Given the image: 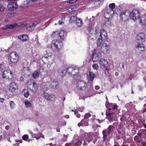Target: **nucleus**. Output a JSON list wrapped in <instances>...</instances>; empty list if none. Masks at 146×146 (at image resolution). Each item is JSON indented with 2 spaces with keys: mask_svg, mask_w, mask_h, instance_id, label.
I'll return each instance as SVG.
<instances>
[{
  "mask_svg": "<svg viewBox=\"0 0 146 146\" xmlns=\"http://www.w3.org/2000/svg\"><path fill=\"white\" fill-rule=\"evenodd\" d=\"M129 17L131 19L134 20L139 18L140 14L139 11L137 9H134L131 12L129 11Z\"/></svg>",
  "mask_w": 146,
  "mask_h": 146,
  "instance_id": "1",
  "label": "nucleus"
},
{
  "mask_svg": "<svg viewBox=\"0 0 146 146\" xmlns=\"http://www.w3.org/2000/svg\"><path fill=\"white\" fill-rule=\"evenodd\" d=\"M9 58L11 62L13 63H17L18 61V54L16 52H12L9 54Z\"/></svg>",
  "mask_w": 146,
  "mask_h": 146,
  "instance_id": "2",
  "label": "nucleus"
},
{
  "mask_svg": "<svg viewBox=\"0 0 146 146\" xmlns=\"http://www.w3.org/2000/svg\"><path fill=\"white\" fill-rule=\"evenodd\" d=\"M51 46L52 48H54L58 50L62 48L63 44L59 40H54L52 41Z\"/></svg>",
  "mask_w": 146,
  "mask_h": 146,
  "instance_id": "3",
  "label": "nucleus"
},
{
  "mask_svg": "<svg viewBox=\"0 0 146 146\" xmlns=\"http://www.w3.org/2000/svg\"><path fill=\"white\" fill-rule=\"evenodd\" d=\"M110 49V46L106 43L104 42L102 43L101 48V51L104 54H108Z\"/></svg>",
  "mask_w": 146,
  "mask_h": 146,
  "instance_id": "4",
  "label": "nucleus"
},
{
  "mask_svg": "<svg viewBox=\"0 0 146 146\" xmlns=\"http://www.w3.org/2000/svg\"><path fill=\"white\" fill-rule=\"evenodd\" d=\"M145 35L143 33H139L136 36V41L138 44H142L144 42Z\"/></svg>",
  "mask_w": 146,
  "mask_h": 146,
  "instance_id": "5",
  "label": "nucleus"
},
{
  "mask_svg": "<svg viewBox=\"0 0 146 146\" xmlns=\"http://www.w3.org/2000/svg\"><path fill=\"white\" fill-rule=\"evenodd\" d=\"M17 7L18 5L17 2L13 0H11L9 1L7 5L8 9L11 11H13L17 9Z\"/></svg>",
  "mask_w": 146,
  "mask_h": 146,
  "instance_id": "6",
  "label": "nucleus"
},
{
  "mask_svg": "<svg viewBox=\"0 0 146 146\" xmlns=\"http://www.w3.org/2000/svg\"><path fill=\"white\" fill-rule=\"evenodd\" d=\"M87 84L84 80L78 81L77 84V88L78 90H84L86 88Z\"/></svg>",
  "mask_w": 146,
  "mask_h": 146,
  "instance_id": "7",
  "label": "nucleus"
},
{
  "mask_svg": "<svg viewBox=\"0 0 146 146\" xmlns=\"http://www.w3.org/2000/svg\"><path fill=\"white\" fill-rule=\"evenodd\" d=\"M3 77L8 81L11 80L12 74L11 71L9 70H5L3 73Z\"/></svg>",
  "mask_w": 146,
  "mask_h": 146,
  "instance_id": "8",
  "label": "nucleus"
},
{
  "mask_svg": "<svg viewBox=\"0 0 146 146\" xmlns=\"http://www.w3.org/2000/svg\"><path fill=\"white\" fill-rule=\"evenodd\" d=\"M44 58L47 59L50 63L52 64L54 61V56L51 53H47L42 57V60Z\"/></svg>",
  "mask_w": 146,
  "mask_h": 146,
  "instance_id": "9",
  "label": "nucleus"
},
{
  "mask_svg": "<svg viewBox=\"0 0 146 146\" xmlns=\"http://www.w3.org/2000/svg\"><path fill=\"white\" fill-rule=\"evenodd\" d=\"M129 11L126 10L125 11H122L120 15V17L121 19L124 21H125L129 17Z\"/></svg>",
  "mask_w": 146,
  "mask_h": 146,
  "instance_id": "10",
  "label": "nucleus"
},
{
  "mask_svg": "<svg viewBox=\"0 0 146 146\" xmlns=\"http://www.w3.org/2000/svg\"><path fill=\"white\" fill-rule=\"evenodd\" d=\"M113 128V127L111 125H110L106 129L102 131L103 135V138L104 139L103 141L106 140L108 134L109 135L111 132V130Z\"/></svg>",
  "mask_w": 146,
  "mask_h": 146,
  "instance_id": "11",
  "label": "nucleus"
},
{
  "mask_svg": "<svg viewBox=\"0 0 146 146\" xmlns=\"http://www.w3.org/2000/svg\"><path fill=\"white\" fill-rule=\"evenodd\" d=\"M22 72L24 76L26 77H29L31 74V70L28 67H24Z\"/></svg>",
  "mask_w": 146,
  "mask_h": 146,
  "instance_id": "12",
  "label": "nucleus"
},
{
  "mask_svg": "<svg viewBox=\"0 0 146 146\" xmlns=\"http://www.w3.org/2000/svg\"><path fill=\"white\" fill-rule=\"evenodd\" d=\"M135 50L138 53H142L145 50V47L142 44H138L136 46Z\"/></svg>",
  "mask_w": 146,
  "mask_h": 146,
  "instance_id": "13",
  "label": "nucleus"
},
{
  "mask_svg": "<svg viewBox=\"0 0 146 146\" xmlns=\"http://www.w3.org/2000/svg\"><path fill=\"white\" fill-rule=\"evenodd\" d=\"M99 34V38H101L102 39H103L104 42L105 41V40H107L108 38L107 36V35L106 32L104 30H101Z\"/></svg>",
  "mask_w": 146,
  "mask_h": 146,
  "instance_id": "14",
  "label": "nucleus"
},
{
  "mask_svg": "<svg viewBox=\"0 0 146 146\" xmlns=\"http://www.w3.org/2000/svg\"><path fill=\"white\" fill-rule=\"evenodd\" d=\"M106 118L110 121H113L114 119V117L115 114L114 112L109 113L106 114Z\"/></svg>",
  "mask_w": 146,
  "mask_h": 146,
  "instance_id": "15",
  "label": "nucleus"
},
{
  "mask_svg": "<svg viewBox=\"0 0 146 146\" xmlns=\"http://www.w3.org/2000/svg\"><path fill=\"white\" fill-rule=\"evenodd\" d=\"M113 10L110 9H107L104 13V17L106 18H110L113 14Z\"/></svg>",
  "mask_w": 146,
  "mask_h": 146,
  "instance_id": "16",
  "label": "nucleus"
},
{
  "mask_svg": "<svg viewBox=\"0 0 146 146\" xmlns=\"http://www.w3.org/2000/svg\"><path fill=\"white\" fill-rule=\"evenodd\" d=\"M99 63L102 66H103L104 68H105L106 69L108 67V62L104 59L101 58L99 61Z\"/></svg>",
  "mask_w": 146,
  "mask_h": 146,
  "instance_id": "17",
  "label": "nucleus"
},
{
  "mask_svg": "<svg viewBox=\"0 0 146 146\" xmlns=\"http://www.w3.org/2000/svg\"><path fill=\"white\" fill-rule=\"evenodd\" d=\"M29 88L30 90L33 92H35L37 89V85L35 82H33L32 84H31L29 86Z\"/></svg>",
  "mask_w": 146,
  "mask_h": 146,
  "instance_id": "18",
  "label": "nucleus"
},
{
  "mask_svg": "<svg viewBox=\"0 0 146 146\" xmlns=\"http://www.w3.org/2000/svg\"><path fill=\"white\" fill-rule=\"evenodd\" d=\"M17 86L15 83H12L10 84L9 88V90L13 93L17 88Z\"/></svg>",
  "mask_w": 146,
  "mask_h": 146,
  "instance_id": "19",
  "label": "nucleus"
},
{
  "mask_svg": "<svg viewBox=\"0 0 146 146\" xmlns=\"http://www.w3.org/2000/svg\"><path fill=\"white\" fill-rule=\"evenodd\" d=\"M88 125V123L87 122V121L86 119H83L80 122V123H78V125L79 127L81 125L82 126H87Z\"/></svg>",
  "mask_w": 146,
  "mask_h": 146,
  "instance_id": "20",
  "label": "nucleus"
},
{
  "mask_svg": "<svg viewBox=\"0 0 146 146\" xmlns=\"http://www.w3.org/2000/svg\"><path fill=\"white\" fill-rule=\"evenodd\" d=\"M66 69L65 66H64L59 67L58 70V72L60 74H62L66 72Z\"/></svg>",
  "mask_w": 146,
  "mask_h": 146,
  "instance_id": "21",
  "label": "nucleus"
},
{
  "mask_svg": "<svg viewBox=\"0 0 146 146\" xmlns=\"http://www.w3.org/2000/svg\"><path fill=\"white\" fill-rule=\"evenodd\" d=\"M139 21L140 23L142 25L146 24V16L143 15L142 17L139 18Z\"/></svg>",
  "mask_w": 146,
  "mask_h": 146,
  "instance_id": "22",
  "label": "nucleus"
},
{
  "mask_svg": "<svg viewBox=\"0 0 146 146\" xmlns=\"http://www.w3.org/2000/svg\"><path fill=\"white\" fill-rule=\"evenodd\" d=\"M18 38L23 41H26L28 39V36L26 35L19 36H18Z\"/></svg>",
  "mask_w": 146,
  "mask_h": 146,
  "instance_id": "23",
  "label": "nucleus"
},
{
  "mask_svg": "<svg viewBox=\"0 0 146 146\" xmlns=\"http://www.w3.org/2000/svg\"><path fill=\"white\" fill-rule=\"evenodd\" d=\"M44 97L47 100H52V97L51 95H50L48 93L44 92L43 94Z\"/></svg>",
  "mask_w": 146,
  "mask_h": 146,
  "instance_id": "24",
  "label": "nucleus"
},
{
  "mask_svg": "<svg viewBox=\"0 0 146 146\" xmlns=\"http://www.w3.org/2000/svg\"><path fill=\"white\" fill-rule=\"evenodd\" d=\"M59 35L60 38L63 40L66 37V34L64 31H61L59 33Z\"/></svg>",
  "mask_w": 146,
  "mask_h": 146,
  "instance_id": "25",
  "label": "nucleus"
},
{
  "mask_svg": "<svg viewBox=\"0 0 146 146\" xmlns=\"http://www.w3.org/2000/svg\"><path fill=\"white\" fill-rule=\"evenodd\" d=\"M58 83L56 82H53L51 84V86L54 89L57 88L58 87Z\"/></svg>",
  "mask_w": 146,
  "mask_h": 146,
  "instance_id": "26",
  "label": "nucleus"
},
{
  "mask_svg": "<svg viewBox=\"0 0 146 146\" xmlns=\"http://www.w3.org/2000/svg\"><path fill=\"white\" fill-rule=\"evenodd\" d=\"M89 77L90 81L92 82L95 77V75L93 72H90Z\"/></svg>",
  "mask_w": 146,
  "mask_h": 146,
  "instance_id": "27",
  "label": "nucleus"
},
{
  "mask_svg": "<svg viewBox=\"0 0 146 146\" xmlns=\"http://www.w3.org/2000/svg\"><path fill=\"white\" fill-rule=\"evenodd\" d=\"M76 21V24L77 26L79 27H81L82 24V22L80 19H77Z\"/></svg>",
  "mask_w": 146,
  "mask_h": 146,
  "instance_id": "28",
  "label": "nucleus"
},
{
  "mask_svg": "<svg viewBox=\"0 0 146 146\" xmlns=\"http://www.w3.org/2000/svg\"><path fill=\"white\" fill-rule=\"evenodd\" d=\"M27 25V23L26 22H21L17 24V26L18 27H25Z\"/></svg>",
  "mask_w": 146,
  "mask_h": 146,
  "instance_id": "29",
  "label": "nucleus"
},
{
  "mask_svg": "<svg viewBox=\"0 0 146 146\" xmlns=\"http://www.w3.org/2000/svg\"><path fill=\"white\" fill-rule=\"evenodd\" d=\"M39 76V73L37 71H35L32 73V76L35 79L36 78L38 77Z\"/></svg>",
  "mask_w": 146,
  "mask_h": 146,
  "instance_id": "30",
  "label": "nucleus"
},
{
  "mask_svg": "<svg viewBox=\"0 0 146 146\" xmlns=\"http://www.w3.org/2000/svg\"><path fill=\"white\" fill-rule=\"evenodd\" d=\"M78 69L75 67L74 68L73 70L71 73V75L75 76L76 75V73H78Z\"/></svg>",
  "mask_w": 146,
  "mask_h": 146,
  "instance_id": "31",
  "label": "nucleus"
},
{
  "mask_svg": "<svg viewBox=\"0 0 146 146\" xmlns=\"http://www.w3.org/2000/svg\"><path fill=\"white\" fill-rule=\"evenodd\" d=\"M23 93L24 96L26 97H27L29 96V92L27 90L24 89L23 90Z\"/></svg>",
  "mask_w": 146,
  "mask_h": 146,
  "instance_id": "32",
  "label": "nucleus"
},
{
  "mask_svg": "<svg viewBox=\"0 0 146 146\" xmlns=\"http://www.w3.org/2000/svg\"><path fill=\"white\" fill-rule=\"evenodd\" d=\"M77 19V16L76 15L72 16L70 17L69 21V22L70 23L73 22L75 21V20L76 21Z\"/></svg>",
  "mask_w": 146,
  "mask_h": 146,
  "instance_id": "33",
  "label": "nucleus"
},
{
  "mask_svg": "<svg viewBox=\"0 0 146 146\" xmlns=\"http://www.w3.org/2000/svg\"><path fill=\"white\" fill-rule=\"evenodd\" d=\"M104 40L103 39H102L100 38H99L97 41V44L98 46H100L101 45L102 43Z\"/></svg>",
  "mask_w": 146,
  "mask_h": 146,
  "instance_id": "34",
  "label": "nucleus"
},
{
  "mask_svg": "<svg viewBox=\"0 0 146 146\" xmlns=\"http://www.w3.org/2000/svg\"><path fill=\"white\" fill-rule=\"evenodd\" d=\"M96 50L95 49L94 50V52L92 54V58H97V59H98L99 58V56L98 55H97L96 56H95L96 55Z\"/></svg>",
  "mask_w": 146,
  "mask_h": 146,
  "instance_id": "35",
  "label": "nucleus"
},
{
  "mask_svg": "<svg viewBox=\"0 0 146 146\" xmlns=\"http://www.w3.org/2000/svg\"><path fill=\"white\" fill-rule=\"evenodd\" d=\"M74 68L71 67H69L68 69H66V72L68 73L69 74H71V73L73 70Z\"/></svg>",
  "mask_w": 146,
  "mask_h": 146,
  "instance_id": "36",
  "label": "nucleus"
},
{
  "mask_svg": "<svg viewBox=\"0 0 146 146\" xmlns=\"http://www.w3.org/2000/svg\"><path fill=\"white\" fill-rule=\"evenodd\" d=\"M9 29H13L17 26V24L16 23H14L13 24L8 25Z\"/></svg>",
  "mask_w": 146,
  "mask_h": 146,
  "instance_id": "37",
  "label": "nucleus"
},
{
  "mask_svg": "<svg viewBox=\"0 0 146 146\" xmlns=\"http://www.w3.org/2000/svg\"><path fill=\"white\" fill-rule=\"evenodd\" d=\"M10 106L11 109L14 108H15V104L12 101H11L9 102Z\"/></svg>",
  "mask_w": 146,
  "mask_h": 146,
  "instance_id": "38",
  "label": "nucleus"
},
{
  "mask_svg": "<svg viewBox=\"0 0 146 146\" xmlns=\"http://www.w3.org/2000/svg\"><path fill=\"white\" fill-rule=\"evenodd\" d=\"M115 5L114 3H110L109 5V7L110 8V9L113 10L115 8Z\"/></svg>",
  "mask_w": 146,
  "mask_h": 146,
  "instance_id": "39",
  "label": "nucleus"
},
{
  "mask_svg": "<svg viewBox=\"0 0 146 146\" xmlns=\"http://www.w3.org/2000/svg\"><path fill=\"white\" fill-rule=\"evenodd\" d=\"M93 69L95 70H97L99 68V66L98 64H95L92 66Z\"/></svg>",
  "mask_w": 146,
  "mask_h": 146,
  "instance_id": "40",
  "label": "nucleus"
},
{
  "mask_svg": "<svg viewBox=\"0 0 146 146\" xmlns=\"http://www.w3.org/2000/svg\"><path fill=\"white\" fill-rule=\"evenodd\" d=\"M5 68V65L4 63H2L1 64H0V70H3Z\"/></svg>",
  "mask_w": 146,
  "mask_h": 146,
  "instance_id": "41",
  "label": "nucleus"
},
{
  "mask_svg": "<svg viewBox=\"0 0 146 146\" xmlns=\"http://www.w3.org/2000/svg\"><path fill=\"white\" fill-rule=\"evenodd\" d=\"M26 106L27 107H28L31 106V104L30 102L29 101H26L25 102Z\"/></svg>",
  "mask_w": 146,
  "mask_h": 146,
  "instance_id": "42",
  "label": "nucleus"
},
{
  "mask_svg": "<svg viewBox=\"0 0 146 146\" xmlns=\"http://www.w3.org/2000/svg\"><path fill=\"white\" fill-rule=\"evenodd\" d=\"M91 116V114L90 113H88L86 114V115L84 116V119H87L89 117H90Z\"/></svg>",
  "mask_w": 146,
  "mask_h": 146,
  "instance_id": "43",
  "label": "nucleus"
},
{
  "mask_svg": "<svg viewBox=\"0 0 146 146\" xmlns=\"http://www.w3.org/2000/svg\"><path fill=\"white\" fill-rule=\"evenodd\" d=\"M22 138L23 140L26 141L29 138V136L27 135H25L23 136Z\"/></svg>",
  "mask_w": 146,
  "mask_h": 146,
  "instance_id": "44",
  "label": "nucleus"
},
{
  "mask_svg": "<svg viewBox=\"0 0 146 146\" xmlns=\"http://www.w3.org/2000/svg\"><path fill=\"white\" fill-rule=\"evenodd\" d=\"M44 68L43 66H40L38 69L39 72L40 73H41L43 71Z\"/></svg>",
  "mask_w": 146,
  "mask_h": 146,
  "instance_id": "45",
  "label": "nucleus"
},
{
  "mask_svg": "<svg viewBox=\"0 0 146 146\" xmlns=\"http://www.w3.org/2000/svg\"><path fill=\"white\" fill-rule=\"evenodd\" d=\"M5 9V7L4 5L2 4H0V11H3Z\"/></svg>",
  "mask_w": 146,
  "mask_h": 146,
  "instance_id": "46",
  "label": "nucleus"
},
{
  "mask_svg": "<svg viewBox=\"0 0 146 146\" xmlns=\"http://www.w3.org/2000/svg\"><path fill=\"white\" fill-rule=\"evenodd\" d=\"M9 29L8 25H5L2 27V29L3 30L7 29Z\"/></svg>",
  "mask_w": 146,
  "mask_h": 146,
  "instance_id": "47",
  "label": "nucleus"
},
{
  "mask_svg": "<svg viewBox=\"0 0 146 146\" xmlns=\"http://www.w3.org/2000/svg\"><path fill=\"white\" fill-rule=\"evenodd\" d=\"M76 1V0H70L68 1V2L69 3H74Z\"/></svg>",
  "mask_w": 146,
  "mask_h": 146,
  "instance_id": "48",
  "label": "nucleus"
},
{
  "mask_svg": "<svg viewBox=\"0 0 146 146\" xmlns=\"http://www.w3.org/2000/svg\"><path fill=\"white\" fill-rule=\"evenodd\" d=\"M75 114L76 115V116L77 117L79 118L80 116V114L78 113L75 111L74 112Z\"/></svg>",
  "mask_w": 146,
  "mask_h": 146,
  "instance_id": "49",
  "label": "nucleus"
},
{
  "mask_svg": "<svg viewBox=\"0 0 146 146\" xmlns=\"http://www.w3.org/2000/svg\"><path fill=\"white\" fill-rule=\"evenodd\" d=\"M37 0H26L28 2L32 3L36 1Z\"/></svg>",
  "mask_w": 146,
  "mask_h": 146,
  "instance_id": "50",
  "label": "nucleus"
},
{
  "mask_svg": "<svg viewBox=\"0 0 146 146\" xmlns=\"http://www.w3.org/2000/svg\"><path fill=\"white\" fill-rule=\"evenodd\" d=\"M36 25V23H33L32 24V25H30V27L31 28H32L33 27H35V25Z\"/></svg>",
  "mask_w": 146,
  "mask_h": 146,
  "instance_id": "51",
  "label": "nucleus"
},
{
  "mask_svg": "<svg viewBox=\"0 0 146 146\" xmlns=\"http://www.w3.org/2000/svg\"><path fill=\"white\" fill-rule=\"evenodd\" d=\"M100 86H95V89L96 90H99L100 88Z\"/></svg>",
  "mask_w": 146,
  "mask_h": 146,
  "instance_id": "52",
  "label": "nucleus"
},
{
  "mask_svg": "<svg viewBox=\"0 0 146 146\" xmlns=\"http://www.w3.org/2000/svg\"><path fill=\"white\" fill-rule=\"evenodd\" d=\"M111 110H113V109L111 110V108H109L108 110H107L106 113H109V112L111 113V111H110Z\"/></svg>",
  "mask_w": 146,
  "mask_h": 146,
  "instance_id": "53",
  "label": "nucleus"
},
{
  "mask_svg": "<svg viewBox=\"0 0 146 146\" xmlns=\"http://www.w3.org/2000/svg\"><path fill=\"white\" fill-rule=\"evenodd\" d=\"M90 88L91 89L93 88V83L92 82L90 83Z\"/></svg>",
  "mask_w": 146,
  "mask_h": 146,
  "instance_id": "54",
  "label": "nucleus"
},
{
  "mask_svg": "<svg viewBox=\"0 0 146 146\" xmlns=\"http://www.w3.org/2000/svg\"><path fill=\"white\" fill-rule=\"evenodd\" d=\"M20 81H24V79L22 76H21L20 77Z\"/></svg>",
  "mask_w": 146,
  "mask_h": 146,
  "instance_id": "55",
  "label": "nucleus"
},
{
  "mask_svg": "<svg viewBox=\"0 0 146 146\" xmlns=\"http://www.w3.org/2000/svg\"><path fill=\"white\" fill-rule=\"evenodd\" d=\"M64 137H63V138L64 139H65V140H64L65 141H66V139L67 138V137H68V135H64Z\"/></svg>",
  "mask_w": 146,
  "mask_h": 146,
  "instance_id": "56",
  "label": "nucleus"
},
{
  "mask_svg": "<svg viewBox=\"0 0 146 146\" xmlns=\"http://www.w3.org/2000/svg\"><path fill=\"white\" fill-rule=\"evenodd\" d=\"M65 146H72L69 143H66L65 145Z\"/></svg>",
  "mask_w": 146,
  "mask_h": 146,
  "instance_id": "57",
  "label": "nucleus"
},
{
  "mask_svg": "<svg viewBox=\"0 0 146 146\" xmlns=\"http://www.w3.org/2000/svg\"><path fill=\"white\" fill-rule=\"evenodd\" d=\"M35 138H36V139H39L40 137H41V136H40V137H37L36 136V134H35Z\"/></svg>",
  "mask_w": 146,
  "mask_h": 146,
  "instance_id": "58",
  "label": "nucleus"
},
{
  "mask_svg": "<svg viewBox=\"0 0 146 146\" xmlns=\"http://www.w3.org/2000/svg\"><path fill=\"white\" fill-rule=\"evenodd\" d=\"M9 126L8 125L6 126L5 127V129L6 130H8L9 129Z\"/></svg>",
  "mask_w": 146,
  "mask_h": 146,
  "instance_id": "59",
  "label": "nucleus"
},
{
  "mask_svg": "<svg viewBox=\"0 0 146 146\" xmlns=\"http://www.w3.org/2000/svg\"><path fill=\"white\" fill-rule=\"evenodd\" d=\"M4 100L3 98H0V102L2 103H3L4 102Z\"/></svg>",
  "mask_w": 146,
  "mask_h": 146,
  "instance_id": "60",
  "label": "nucleus"
},
{
  "mask_svg": "<svg viewBox=\"0 0 146 146\" xmlns=\"http://www.w3.org/2000/svg\"><path fill=\"white\" fill-rule=\"evenodd\" d=\"M117 108V106L116 105H115L113 108V110H115Z\"/></svg>",
  "mask_w": 146,
  "mask_h": 146,
  "instance_id": "61",
  "label": "nucleus"
},
{
  "mask_svg": "<svg viewBox=\"0 0 146 146\" xmlns=\"http://www.w3.org/2000/svg\"><path fill=\"white\" fill-rule=\"evenodd\" d=\"M65 117L66 118L68 119L69 118V115H67L65 116Z\"/></svg>",
  "mask_w": 146,
  "mask_h": 146,
  "instance_id": "62",
  "label": "nucleus"
},
{
  "mask_svg": "<svg viewBox=\"0 0 146 146\" xmlns=\"http://www.w3.org/2000/svg\"><path fill=\"white\" fill-rule=\"evenodd\" d=\"M146 111V109H144L142 110V112L143 113H144Z\"/></svg>",
  "mask_w": 146,
  "mask_h": 146,
  "instance_id": "63",
  "label": "nucleus"
},
{
  "mask_svg": "<svg viewBox=\"0 0 146 146\" xmlns=\"http://www.w3.org/2000/svg\"><path fill=\"white\" fill-rule=\"evenodd\" d=\"M137 135H138V136H141V135H142V133H141V132H140V133H137Z\"/></svg>",
  "mask_w": 146,
  "mask_h": 146,
  "instance_id": "64",
  "label": "nucleus"
}]
</instances>
